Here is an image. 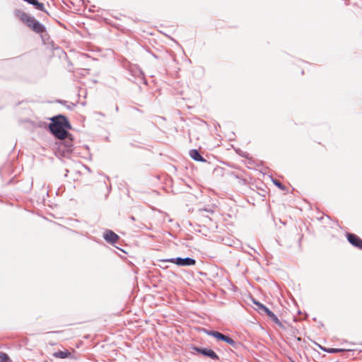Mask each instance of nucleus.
Here are the masks:
<instances>
[{"label":"nucleus","instance_id":"obj_1","mask_svg":"<svg viewBox=\"0 0 362 362\" xmlns=\"http://www.w3.org/2000/svg\"><path fill=\"white\" fill-rule=\"evenodd\" d=\"M71 128L69 121L64 116L56 117L49 124L52 133L58 139H64L68 136L66 129Z\"/></svg>","mask_w":362,"mask_h":362},{"label":"nucleus","instance_id":"obj_2","mask_svg":"<svg viewBox=\"0 0 362 362\" xmlns=\"http://www.w3.org/2000/svg\"><path fill=\"white\" fill-rule=\"evenodd\" d=\"M165 261L174 263L178 266H192V265H194L196 263V262L194 259H192L189 257H186V258L177 257V258L169 259H167Z\"/></svg>","mask_w":362,"mask_h":362},{"label":"nucleus","instance_id":"obj_3","mask_svg":"<svg viewBox=\"0 0 362 362\" xmlns=\"http://www.w3.org/2000/svg\"><path fill=\"white\" fill-rule=\"evenodd\" d=\"M208 334L209 335L213 336L218 340H221V341H226L228 344L233 345L235 344V341H233V339H232L229 337L224 335L218 332H208Z\"/></svg>","mask_w":362,"mask_h":362},{"label":"nucleus","instance_id":"obj_4","mask_svg":"<svg viewBox=\"0 0 362 362\" xmlns=\"http://www.w3.org/2000/svg\"><path fill=\"white\" fill-rule=\"evenodd\" d=\"M27 25L37 33H41L45 30L43 25L37 21L34 18H32L30 20Z\"/></svg>","mask_w":362,"mask_h":362},{"label":"nucleus","instance_id":"obj_5","mask_svg":"<svg viewBox=\"0 0 362 362\" xmlns=\"http://www.w3.org/2000/svg\"><path fill=\"white\" fill-rule=\"evenodd\" d=\"M348 240L353 245L362 249V240L356 235L348 234Z\"/></svg>","mask_w":362,"mask_h":362},{"label":"nucleus","instance_id":"obj_6","mask_svg":"<svg viewBox=\"0 0 362 362\" xmlns=\"http://www.w3.org/2000/svg\"><path fill=\"white\" fill-rule=\"evenodd\" d=\"M53 356L57 358H75V357L73 356L72 353L69 351L65 349L64 351H58L53 354Z\"/></svg>","mask_w":362,"mask_h":362},{"label":"nucleus","instance_id":"obj_7","mask_svg":"<svg viewBox=\"0 0 362 362\" xmlns=\"http://www.w3.org/2000/svg\"><path fill=\"white\" fill-rule=\"evenodd\" d=\"M103 237L105 239V240L110 243H115L119 239V236L112 230L106 231L104 233Z\"/></svg>","mask_w":362,"mask_h":362},{"label":"nucleus","instance_id":"obj_8","mask_svg":"<svg viewBox=\"0 0 362 362\" xmlns=\"http://www.w3.org/2000/svg\"><path fill=\"white\" fill-rule=\"evenodd\" d=\"M190 156L197 161H205L203 157L199 154V151L196 149H193L189 152Z\"/></svg>","mask_w":362,"mask_h":362},{"label":"nucleus","instance_id":"obj_9","mask_svg":"<svg viewBox=\"0 0 362 362\" xmlns=\"http://www.w3.org/2000/svg\"><path fill=\"white\" fill-rule=\"evenodd\" d=\"M18 17L21 19V21H22L27 25L29 23L30 20L33 18V17L30 16L29 15H28L27 13H23V12H19L18 14Z\"/></svg>","mask_w":362,"mask_h":362},{"label":"nucleus","instance_id":"obj_10","mask_svg":"<svg viewBox=\"0 0 362 362\" xmlns=\"http://www.w3.org/2000/svg\"><path fill=\"white\" fill-rule=\"evenodd\" d=\"M202 353L204 355L210 357L211 358H213V359L218 358L216 354L211 349H203V350H202Z\"/></svg>","mask_w":362,"mask_h":362},{"label":"nucleus","instance_id":"obj_11","mask_svg":"<svg viewBox=\"0 0 362 362\" xmlns=\"http://www.w3.org/2000/svg\"><path fill=\"white\" fill-rule=\"evenodd\" d=\"M263 311L265 312L267 314V315L269 316L270 317H272L274 321L279 322V320L276 317V316L271 310H269L267 308H264V310Z\"/></svg>","mask_w":362,"mask_h":362},{"label":"nucleus","instance_id":"obj_12","mask_svg":"<svg viewBox=\"0 0 362 362\" xmlns=\"http://www.w3.org/2000/svg\"><path fill=\"white\" fill-rule=\"evenodd\" d=\"M263 311L265 312L267 314V315L269 316L270 317H272L274 321L279 322V320L276 317V316L271 310H269L267 308H264V310Z\"/></svg>","mask_w":362,"mask_h":362},{"label":"nucleus","instance_id":"obj_13","mask_svg":"<svg viewBox=\"0 0 362 362\" xmlns=\"http://www.w3.org/2000/svg\"><path fill=\"white\" fill-rule=\"evenodd\" d=\"M0 362H11L7 354L0 352Z\"/></svg>","mask_w":362,"mask_h":362},{"label":"nucleus","instance_id":"obj_14","mask_svg":"<svg viewBox=\"0 0 362 362\" xmlns=\"http://www.w3.org/2000/svg\"><path fill=\"white\" fill-rule=\"evenodd\" d=\"M320 348L322 349H323L324 351H327V353H338L339 351H341L340 349H325V348H322L320 346Z\"/></svg>","mask_w":362,"mask_h":362},{"label":"nucleus","instance_id":"obj_15","mask_svg":"<svg viewBox=\"0 0 362 362\" xmlns=\"http://www.w3.org/2000/svg\"><path fill=\"white\" fill-rule=\"evenodd\" d=\"M253 303L257 306L258 309L259 310H264V308H266L267 307H265L263 304L256 301L255 300H252Z\"/></svg>","mask_w":362,"mask_h":362},{"label":"nucleus","instance_id":"obj_16","mask_svg":"<svg viewBox=\"0 0 362 362\" xmlns=\"http://www.w3.org/2000/svg\"><path fill=\"white\" fill-rule=\"evenodd\" d=\"M274 184L279 188L283 189L282 185L279 181H274Z\"/></svg>","mask_w":362,"mask_h":362}]
</instances>
